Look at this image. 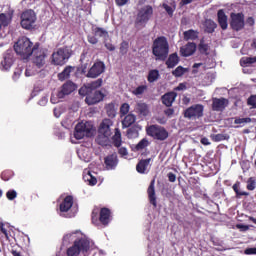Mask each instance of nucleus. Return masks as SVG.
I'll use <instances>...</instances> for the list:
<instances>
[{
    "mask_svg": "<svg viewBox=\"0 0 256 256\" xmlns=\"http://www.w3.org/2000/svg\"><path fill=\"white\" fill-rule=\"evenodd\" d=\"M147 91V85H140L134 90H132V95H135L136 97H139L140 95H143Z\"/></svg>",
    "mask_w": 256,
    "mask_h": 256,
    "instance_id": "46",
    "label": "nucleus"
},
{
    "mask_svg": "<svg viewBox=\"0 0 256 256\" xmlns=\"http://www.w3.org/2000/svg\"><path fill=\"white\" fill-rule=\"evenodd\" d=\"M146 134L156 141H167L169 139V132L165 127L157 124H152L146 127Z\"/></svg>",
    "mask_w": 256,
    "mask_h": 256,
    "instance_id": "4",
    "label": "nucleus"
},
{
    "mask_svg": "<svg viewBox=\"0 0 256 256\" xmlns=\"http://www.w3.org/2000/svg\"><path fill=\"white\" fill-rule=\"evenodd\" d=\"M91 131H93V127L89 123L80 122L75 126L74 137L77 140H81L84 137H89Z\"/></svg>",
    "mask_w": 256,
    "mask_h": 256,
    "instance_id": "10",
    "label": "nucleus"
},
{
    "mask_svg": "<svg viewBox=\"0 0 256 256\" xmlns=\"http://www.w3.org/2000/svg\"><path fill=\"white\" fill-rule=\"evenodd\" d=\"M163 9H165L166 13H168L169 17H173V13H175V7H171L168 4H162Z\"/></svg>",
    "mask_w": 256,
    "mask_h": 256,
    "instance_id": "52",
    "label": "nucleus"
},
{
    "mask_svg": "<svg viewBox=\"0 0 256 256\" xmlns=\"http://www.w3.org/2000/svg\"><path fill=\"white\" fill-rule=\"evenodd\" d=\"M127 51H129V43L127 41H123L120 44V54L127 55Z\"/></svg>",
    "mask_w": 256,
    "mask_h": 256,
    "instance_id": "51",
    "label": "nucleus"
},
{
    "mask_svg": "<svg viewBox=\"0 0 256 256\" xmlns=\"http://www.w3.org/2000/svg\"><path fill=\"white\" fill-rule=\"evenodd\" d=\"M21 73H23V70H21V68H17L15 71H14V74L12 76V79L14 81H17V79H19V77H21Z\"/></svg>",
    "mask_w": 256,
    "mask_h": 256,
    "instance_id": "57",
    "label": "nucleus"
},
{
    "mask_svg": "<svg viewBox=\"0 0 256 256\" xmlns=\"http://www.w3.org/2000/svg\"><path fill=\"white\" fill-rule=\"evenodd\" d=\"M112 143L114 145V147H121L123 141L121 138V130H119V128H115V134L112 136Z\"/></svg>",
    "mask_w": 256,
    "mask_h": 256,
    "instance_id": "31",
    "label": "nucleus"
},
{
    "mask_svg": "<svg viewBox=\"0 0 256 256\" xmlns=\"http://www.w3.org/2000/svg\"><path fill=\"white\" fill-rule=\"evenodd\" d=\"M129 109H131V106H129L128 103H123L120 107V115L121 117L127 115L129 113Z\"/></svg>",
    "mask_w": 256,
    "mask_h": 256,
    "instance_id": "50",
    "label": "nucleus"
},
{
    "mask_svg": "<svg viewBox=\"0 0 256 256\" xmlns=\"http://www.w3.org/2000/svg\"><path fill=\"white\" fill-rule=\"evenodd\" d=\"M119 163V159L117 158V154H109L104 158V165L107 171H111L117 167Z\"/></svg>",
    "mask_w": 256,
    "mask_h": 256,
    "instance_id": "17",
    "label": "nucleus"
},
{
    "mask_svg": "<svg viewBox=\"0 0 256 256\" xmlns=\"http://www.w3.org/2000/svg\"><path fill=\"white\" fill-rule=\"evenodd\" d=\"M135 111L140 117H147L149 115V106L145 102H138L135 106Z\"/></svg>",
    "mask_w": 256,
    "mask_h": 256,
    "instance_id": "25",
    "label": "nucleus"
},
{
    "mask_svg": "<svg viewBox=\"0 0 256 256\" xmlns=\"http://www.w3.org/2000/svg\"><path fill=\"white\" fill-rule=\"evenodd\" d=\"M167 177L170 183H175V181H177V175H175L173 172H169Z\"/></svg>",
    "mask_w": 256,
    "mask_h": 256,
    "instance_id": "60",
    "label": "nucleus"
},
{
    "mask_svg": "<svg viewBox=\"0 0 256 256\" xmlns=\"http://www.w3.org/2000/svg\"><path fill=\"white\" fill-rule=\"evenodd\" d=\"M102 73H105V63L100 61L93 64V66L86 74V77L90 79H97V77H99V75H101Z\"/></svg>",
    "mask_w": 256,
    "mask_h": 256,
    "instance_id": "12",
    "label": "nucleus"
},
{
    "mask_svg": "<svg viewBox=\"0 0 256 256\" xmlns=\"http://www.w3.org/2000/svg\"><path fill=\"white\" fill-rule=\"evenodd\" d=\"M109 137L111 136L98 132V136L96 137V143L98 145H101V147H107V145H109Z\"/></svg>",
    "mask_w": 256,
    "mask_h": 256,
    "instance_id": "29",
    "label": "nucleus"
},
{
    "mask_svg": "<svg viewBox=\"0 0 256 256\" xmlns=\"http://www.w3.org/2000/svg\"><path fill=\"white\" fill-rule=\"evenodd\" d=\"M179 65V55L177 53H172L169 55L168 59L166 60V66L168 69H173Z\"/></svg>",
    "mask_w": 256,
    "mask_h": 256,
    "instance_id": "27",
    "label": "nucleus"
},
{
    "mask_svg": "<svg viewBox=\"0 0 256 256\" xmlns=\"http://www.w3.org/2000/svg\"><path fill=\"white\" fill-rule=\"evenodd\" d=\"M71 71H73V67L67 66L61 73L58 74L59 81H65V79H69Z\"/></svg>",
    "mask_w": 256,
    "mask_h": 256,
    "instance_id": "35",
    "label": "nucleus"
},
{
    "mask_svg": "<svg viewBox=\"0 0 256 256\" xmlns=\"http://www.w3.org/2000/svg\"><path fill=\"white\" fill-rule=\"evenodd\" d=\"M215 29H217V23L211 19H207L204 22V31L205 33H215Z\"/></svg>",
    "mask_w": 256,
    "mask_h": 256,
    "instance_id": "30",
    "label": "nucleus"
},
{
    "mask_svg": "<svg viewBox=\"0 0 256 256\" xmlns=\"http://www.w3.org/2000/svg\"><path fill=\"white\" fill-rule=\"evenodd\" d=\"M11 21H13L12 14L1 13L0 14V32H1V29L5 27H9V25H11Z\"/></svg>",
    "mask_w": 256,
    "mask_h": 256,
    "instance_id": "26",
    "label": "nucleus"
},
{
    "mask_svg": "<svg viewBox=\"0 0 256 256\" xmlns=\"http://www.w3.org/2000/svg\"><path fill=\"white\" fill-rule=\"evenodd\" d=\"M153 17V6L146 5L142 7L137 14L136 25L147 23Z\"/></svg>",
    "mask_w": 256,
    "mask_h": 256,
    "instance_id": "9",
    "label": "nucleus"
},
{
    "mask_svg": "<svg viewBox=\"0 0 256 256\" xmlns=\"http://www.w3.org/2000/svg\"><path fill=\"white\" fill-rule=\"evenodd\" d=\"M246 183H247L246 189L248 191H255V189H256V178L255 177L248 178Z\"/></svg>",
    "mask_w": 256,
    "mask_h": 256,
    "instance_id": "45",
    "label": "nucleus"
},
{
    "mask_svg": "<svg viewBox=\"0 0 256 256\" xmlns=\"http://www.w3.org/2000/svg\"><path fill=\"white\" fill-rule=\"evenodd\" d=\"M135 121H137V117L134 114H127L122 120V125L123 127L129 128Z\"/></svg>",
    "mask_w": 256,
    "mask_h": 256,
    "instance_id": "32",
    "label": "nucleus"
},
{
    "mask_svg": "<svg viewBox=\"0 0 256 256\" xmlns=\"http://www.w3.org/2000/svg\"><path fill=\"white\" fill-rule=\"evenodd\" d=\"M74 198L71 195L66 196L59 205L60 213H69L73 207Z\"/></svg>",
    "mask_w": 256,
    "mask_h": 256,
    "instance_id": "18",
    "label": "nucleus"
},
{
    "mask_svg": "<svg viewBox=\"0 0 256 256\" xmlns=\"http://www.w3.org/2000/svg\"><path fill=\"white\" fill-rule=\"evenodd\" d=\"M39 45V43L33 44L27 36H22L14 44V51L17 55H20L22 59H29V57L33 55V51H35Z\"/></svg>",
    "mask_w": 256,
    "mask_h": 256,
    "instance_id": "1",
    "label": "nucleus"
},
{
    "mask_svg": "<svg viewBox=\"0 0 256 256\" xmlns=\"http://www.w3.org/2000/svg\"><path fill=\"white\" fill-rule=\"evenodd\" d=\"M106 113L108 117L113 119L117 115V110L115 109V103L111 102L105 106Z\"/></svg>",
    "mask_w": 256,
    "mask_h": 256,
    "instance_id": "36",
    "label": "nucleus"
},
{
    "mask_svg": "<svg viewBox=\"0 0 256 256\" xmlns=\"http://www.w3.org/2000/svg\"><path fill=\"white\" fill-rule=\"evenodd\" d=\"M94 34L96 37H109V32L101 27H96L94 29Z\"/></svg>",
    "mask_w": 256,
    "mask_h": 256,
    "instance_id": "47",
    "label": "nucleus"
},
{
    "mask_svg": "<svg viewBox=\"0 0 256 256\" xmlns=\"http://www.w3.org/2000/svg\"><path fill=\"white\" fill-rule=\"evenodd\" d=\"M227 99L225 98H213L212 99V111H224L227 107Z\"/></svg>",
    "mask_w": 256,
    "mask_h": 256,
    "instance_id": "21",
    "label": "nucleus"
},
{
    "mask_svg": "<svg viewBox=\"0 0 256 256\" xmlns=\"http://www.w3.org/2000/svg\"><path fill=\"white\" fill-rule=\"evenodd\" d=\"M36 22H37V14H35V11L26 10L21 14L20 25L22 29H26V31H31V29H35Z\"/></svg>",
    "mask_w": 256,
    "mask_h": 256,
    "instance_id": "5",
    "label": "nucleus"
},
{
    "mask_svg": "<svg viewBox=\"0 0 256 256\" xmlns=\"http://www.w3.org/2000/svg\"><path fill=\"white\" fill-rule=\"evenodd\" d=\"M147 193L150 204L153 205V207H157V196L155 194V179L150 182Z\"/></svg>",
    "mask_w": 256,
    "mask_h": 256,
    "instance_id": "22",
    "label": "nucleus"
},
{
    "mask_svg": "<svg viewBox=\"0 0 256 256\" xmlns=\"http://www.w3.org/2000/svg\"><path fill=\"white\" fill-rule=\"evenodd\" d=\"M91 94V89L89 88V86L86 84L84 86H82L79 89V95H81L82 97H87Z\"/></svg>",
    "mask_w": 256,
    "mask_h": 256,
    "instance_id": "48",
    "label": "nucleus"
},
{
    "mask_svg": "<svg viewBox=\"0 0 256 256\" xmlns=\"http://www.w3.org/2000/svg\"><path fill=\"white\" fill-rule=\"evenodd\" d=\"M71 57V53H69V49L63 47L58 48L56 52L52 54V63L53 65H65L67 61Z\"/></svg>",
    "mask_w": 256,
    "mask_h": 256,
    "instance_id": "7",
    "label": "nucleus"
},
{
    "mask_svg": "<svg viewBox=\"0 0 256 256\" xmlns=\"http://www.w3.org/2000/svg\"><path fill=\"white\" fill-rule=\"evenodd\" d=\"M105 99V94L99 90L91 91L90 94L85 98V103L87 105H97Z\"/></svg>",
    "mask_w": 256,
    "mask_h": 256,
    "instance_id": "13",
    "label": "nucleus"
},
{
    "mask_svg": "<svg viewBox=\"0 0 256 256\" xmlns=\"http://www.w3.org/2000/svg\"><path fill=\"white\" fill-rule=\"evenodd\" d=\"M256 63V56L254 57H242L240 59L241 67H249V65H253Z\"/></svg>",
    "mask_w": 256,
    "mask_h": 256,
    "instance_id": "37",
    "label": "nucleus"
},
{
    "mask_svg": "<svg viewBox=\"0 0 256 256\" xmlns=\"http://www.w3.org/2000/svg\"><path fill=\"white\" fill-rule=\"evenodd\" d=\"M209 45L205 42V38L200 39V43L198 44V51L201 55H209Z\"/></svg>",
    "mask_w": 256,
    "mask_h": 256,
    "instance_id": "33",
    "label": "nucleus"
},
{
    "mask_svg": "<svg viewBox=\"0 0 256 256\" xmlns=\"http://www.w3.org/2000/svg\"><path fill=\"white\" fill-rule=\"evenodd\" d=\"M184 41H195L199 39V31L190 29L183 32Z\"/></svg>",
    "mask_w": 256,
    "mask_h": 256,
    "instance_id": "28",
    "label": "nucleus"
},
{
    "mask_svg": "<svg viewBox=\"0 0 256 256\" xmlns=\"http://www.w3.org/2000/svg\"><path fill=\"white\" fill-rule=\"evenodd\" d=\"M187 89V83H180L174 91H185Z\"/></svg>",
    "mask_w": 256,
    "mask_h": 256,
    "instance_id": "61",
    "label": "nucleus"
},
{
    "mask_svg": "<svg viewBox=\"0 0 256 256\" xmlns=\"http://www.w3.org/2000/svg\"><path fill=\"white\" fill-rule=\"evenodd\" d=\"M128 139H137L139 137V126H132L127 130Z\"/></svg>",
    "mask_w": 256,
    "mask_h": 256,
    "instance_id": "38",
    "label": "nucleus"
},
{
    "mask_svg": "<svg viewBox=\"0 0 256 256\" xmlns=\"http://www.w3.org/2000/svg\"><path fill=\"white\" fill-rule=\"evenodd\" d=\"M99 221L104 227H107L111 223V210L109 208H101Z\"/></svg>",
    "mask_w": 256,
    "mask_h": 256,
    "instance_id": "20",
    "label": "nucleus"
},
{
    "mask_svg": "<svg viewBox=\"0 0 256 256\" xmlns=\"http://www.w3.org/2000/svg\"><path fill=\"white\" fill-rule=\"evenodd\" d=\"M245 255H256V247L255 248H246L244 250Z\"/></svg>",
    "mask_w": 256,
    "mask_h": 256,
    "instance_id": "62",
    "label": "nucleus"
},
{
    "mask_svg": "<svg viewBox=\"0 0 256 256\" xmlns=\"http://www.w3.org/2000/svg\"><path fill=\"white\" fill-rule=\"evenodd\" d=\"M13 177V171L11 170H5L1 173V179L2 181H9Z\"/></svg>",
    "mask_w": 256,
    "mask_h": 256,
    "instance_id": "49",
    "label": "nucleus"
},
{
    "mask_svg": "<svg viewBox=\"0 0 256 256\" xmlns=\"http://www.w3.org/2000/svg\"><path fill=\"white\" fill-rule=\"evenodd\" d=\"M187 73V69L183 66H178L175 70L172 71L174 77H183Z\"/></svg>",
    "mask_w": 256,
    "mask_h": 256,
    "instance_id": "44",
    "label": "nucleus"
},
{
    "mask_svg": "<svg viewBox=\"0 0 256 256\" xmlns=\"http://www.w3.org/2000/svg\"><path fill=\"white\" fill-rule=\"evenodd\" d=\"M204 111L205 107L203 104H194L184 111V117L185 119H201Z\"/></svg>",
    "mask_w": 256,
    "mask_h": 256,
    "instance_id": "8",
    "label": "nucleus"
},
{
    "mask_svg": "<svg viewBox=\"0 0 256 256\" xmlns=\"http://www.w3.org/2000/svg\"><path fill=\"white\" fill-rule=\"evenodd\" d=\"M212 141L215 143H219V141H225V135L223 134H214L212 136Z\"/></svg>",
    "mask_w": 256,
    "mask_h": 256,
    "instance_id": "55",
    "label": "nucleus"
},
{
    "mask_svg": "<svg viewBox=\"0 0 256 256\" xmlns=\"http://www.w3.org/2000/svg\"><path fill=\"white\" fill-rule=\"evenodd\" d=\"M0 231L5 235L6 239H9V232H7V228H5V224L0 222Z\"/></svg>",
    "mask_w": 256,
    "mask_h": 256,
    "instance_id": "58",
    "label": "nucleus"
},
{
    "mask_svg": "<svg viewBox=\"0 0 256 256\" xmlns=\"http://www.w3.org/2000/svg\"><path fill=\"white\" fill-rule=\"evenodd\" d=\"M235 125H245V123H251V118H235Z\"/></svg>",
    "mask_w": 256,
    "mask_h": 256,
    "instance_id": "53",
    "label": "nucleus"
},
{
    "mask_svg": "<svg viewBox=\"0 0 256 256\" xmlns=\"http://www.w3.org/2000/svg\"><path fill=\"white\" fill-rule=\"evenodd\" d=\"M248 105H251L254 109H256V95L248 98Z\"/></svg>",
    "mask_w": 256,
    "mask_h": 256,
    "instance_id": "59",
    "label": "nucleus"
},
{
    "mask_svg": "<svg viewBox=\"0 0 256 256\" xmlns=\"http://www.w3.org/2000/svg\"><path fill=\"white\" fill-rule=\"evenodd\" d=\"M83 179L91 187L97 185V178L95 176H93V174H91V172H88L87 174H85L83 176Z\"/></svg>",
    "mask_w": 256,
    "mask_h": 256,
    "instance_id": "40",
    "label": "nucleus"
},
{
    "mask_svg": "<svg viewBox=\"0 0 256 256\" xmlns=\"http://www.w3.org/2000/svg\"><path fill=\"white\" fill-rule=\"evenodd\" d=\"M246 24L249 25V27H253L255 25V18L252 16L248 17L246 19Z\"/></svg>",
    "mask_w": 256,
    "mask_h": 256,
    "instance_id": "63",
    "label": "nucleus"
},
{
    "mask_svg": "<svg viewBox=\"0 0 256 256\" xmlns=\"http://www.w3.org/2000/svg\"><path fill=\"white\" fill-rule=\"evenodd\" d=\"M149 139L143 138L138 144L135 146V151H143V149H147V146L150 145Z\"/></svg>",
    "mask_w": 256,
    "mask_h": 256,
    "instance_id": "41",
    "label": "nucleus"
},
{
    "mask_svg": "<svg viewBox=\"0 0 256 256\" xmlns=\"http://www.w3.org/2000/svg\"><path fill=\"white\" fill-rule=\"evenodd\" d=\"M152 55L156 61H165L169 57V42L165 36H159L153 41Z\"/></svg>",
    "mask_w": 256,
    "mask_h": 256,
    "instance_id": "2",
    "label": "nucleus"
},
{
    "mask_svg": "<svg viewBox=\"0 0 256 256\" xmlns=\"http://www.w3.org/2000/svg\"><path fill=\"white\" fill-rule=\"evenodd\" d=\"M227 14H225V10L220 9L217 12V21L222 31H227L229 27Z\"/></svg>",
    "mask_w": 256,
    "mask_h": 256,
    "instance_id": "19",
    "label": "nucleus"
},
{
    "mask_svg": "<svg viewBox=\"0 0 256 256\" xmlns=\"http://www.w3.org/2000/svg\"><path fill=\"white\" fill-rule=\"evenodd\" d=\"M152 161H153L152 158L140 160L136 165L137 173H140L141 175H145V173H147V167H149V165H151Z\"/></svg>",
    "mask_w": 256,
    "mask_h": 256,
    "instance_id": "23",
    "label": "nucleus"
},
{
    "mask_svg": "<svg viewBox=\"0 0 256 256\" xmlns=\"http://www.w3.org/2000/svg\"><path fill=\"white\" fill-rule=\"evenodd\" d=\"M47 51H48L47 49L39 48V46L37 47L36 50L33 51L32 62L34 63V65H36V67H38V69H41V67L45 65V59L47 58Z\"/></svg>",
    "mask_w": 256,
    "mask_h": 256,
    "instance_id": "11",
    "label": "nucleus"
},
{
    "mask_svg": "<svg viewBox=\"0 0 256 256\" xmlns=\"http://www.w3.org/2000/svg\"><path fill=\"white\" fill-rule=\"evenodd\" d=\"M111 127H113V121L109 118H105L102 120L99 128H98V133H102L104 135H113V132L111 131Z\"/></svg>",
    "mask_w": 256,
    "mask_h": 256,
    "instance_id": "16",
    "label": "nucleus"
},
{
    "mask_svg": "<svg viewBox=\"0 0 256 256\" xmlns=\"http://www.w3.org/2000/svg\"><path fill=\"white\" fill-rule=\"evenodd\" d=\"M236 227L237 229H240V231H249V227L245 224H238Z\"/></svg>",
    "mask_w": 256,
    "mask_h": 256,
    "instance_id": "64",
    "label": "nucleus"
},
{
    "mask_svg": "<svg viewBox=\"0 0 256 256\" xmlns=\"http://www.w3.org/2000/svg\"><path fill=\"white\" fill-rule=\"evenodd\" d=\"M197 51V44L194 42H188L180 48V54L182 57H191Z\"/></svg>",
    "mask_w": 256,
    "mask_h": 256,
    "instance_id": "15",
    "label": "nucleus"
},
{
    "mask_svg": "<svg viewBox=\"0 0 256 256\" xmlns=\"http://www.w3.org/2000/svg\"><path fill=\"white\" fill-rule=\"evenodd\" d=\"M160 77L159 70H150L147 76L148 83H155Z\"/></svg>",
    "mask_w": 256,
    "mask_h": 256,
    "instance_id": "39",
    "label": "nucleus"
},
{
    "mask_svg": "<svg viewBox=\"0 0 256 256\" xmlns=\"http://www.w3.org/2000/svg\"><path fill=\"white\" fill-rule=\"evenodd\" d=\"M87 85H88V88L90 89V91H95V89H99V87H101V85H103V79L99 78L95 81L88 83Z\"/></svg>",
    "mask_w": 256,
    "mask_h": 256,
    "instance_id": "43",
    "label": "nucleus"
},
{
    "mask_svg": "<svg viewBox=\"0 0 256 256\" xmlns=\"http://www.w3.org/2000/svg\"><path fill=\"white\" fill-rule=\"evenodd\" d=\"M175 99H177L175 92H167L161 97V101L166 107H171L175 103Z\"/></svg>",
    "mask_w": 256,
    "mask_h": 256,
    "instance_id": "24",
    "label": "nucleus"
},
{
    "mask_svg": "<svg viewBox=\"0 0 256 256\" xmlns=\"http://www.w3.org/2000/svg\"><path fill=\"white\" fill-rule=\"evenodd\" d=\"M239 187H241V182L237 181L233 186L232 189L236 194L237 199H239L240 197H249V192H241L239 191Z\"/></svg>",
    "mask_w": 256,
    "mask_h": 256,
    "instance_id": "34",
    "label": "nucleus"
},
{
    "mask_svg": "<svg viewBox=\"0 0 256 256\" xmlns=\"http://www.w3.org/2000/svg\"><path fill=\"white\" fill-rule=\"evenodd\" d=\"M91 241L87 238H80L74 241L73 245L66 250L67 256H89Z\"/></svg>",
    "mask_w": 256,
    "mask_h": 256,
    "instance_id": "3",
    "label": "nucleus"
},
{
    "mask_svg": "<svg viewBox=\"0 0 256 256\" xmlns=\"http://www.w3.org/2000/svg\"><path fill=\"white\" fill-rule=\"evenodd\" d=\"M6 197L9 201H13L14 199H17V191L15 190H9L6 193Z\"/></svg>",
    "mask_w": 256,
    "mask_h": 256,
    "instance_id": "54",
    "label": "nucleus"
},
{
    "mask_svg": "<svg viewBox=\"0 0 256 256\" xmlns=\"http://www.w3.org/2000/svg\"><path fill=\"white\" fill-rule=\"evenodd\" d=\"M76 89L77 85L75 83H73L72 81H67L62 85L61 91L58 92V97L60 99H63L65 95H71V93H73V91H75Z\"/></svg>",
    "mask_w": 256,
    "mask_h": 256,
    "instance_id": "14",
    "label": "nucleus"
},
{
    "mask_svg": "<svg viewBox=\"0 0 256 256\" xmlns=\"http://www.w3.org/2000/svg\"><path fill=\"white\" fill-rule=\"evenodd\" d=\"M1 65L5 71H8L13 65V58L11 56H4V61L1 62Z\"/></svg>",
    "mask_w": 256,
    "mask_h": 256,
    "instance_id": "42",
    "label": "nucleus"
},
{
    "mask_svg": "<svg viewBox=\"0 0 256 256\" xmlns=\"http://www.w3.org/2000/svg\"><path fill=\"white\" fill-rule=\"evenodd\" d=\"M230 27L233 31H243L245 29V14L232 12L230 14Z\"/></svg>",
    "mask_w": 256,
    "mask_h": 256,
    "instance_id": "6",
    "label": "nucleus"
},
{
    "mask_svg": "<svg viewBox=\"0 0 256 256\" xmlns=\"http://www.w3.org/2000/svg\"><path fill=\"white\" fill-rule=\"evenodd\" d=\"M87 40L91 45H97V43H99V39L95 36L88 35Z\"/></svg>",
    "mask_w": 256,
    "mask_h": 256,
    "instance_id": "56",
    "label": "nucleus"
}]
</instances>
